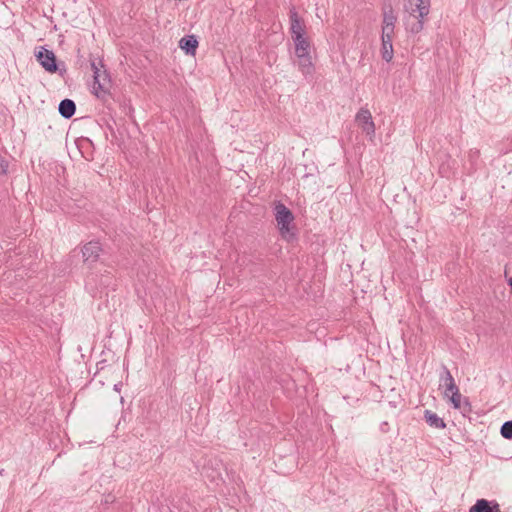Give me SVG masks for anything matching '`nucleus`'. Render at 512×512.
<instances>
[{
	"label": "nucleus",
	"instance_id": "9b49d317",
	"mask_svg": "<svg viewBox=\"0 0 512 512\" xmlns=\"http://www.w3.org/2000/svg\"><path fill=\"white\" fill-rule=\"evenodd\" d=\"M179 47L187 54V55H195L196 49L198 47V40L195 35H186L182 37L179 41Z\"/></svg>",
	"mask_w": 512,
	"mask_h": 512
},
{
	"label": "nucleus",
	"instance_id": "9d476101",
	"mask_svg": "<svg viewBox=\"0 0 512 512\" xmlns=\"http://www.w3.org/2000/svg\"><path fill=\"white\" fill-rule=\"evenodd\" d=\"M296 64L304 77L312 76L314 73V65L310 54L296 55Z\"/></svg>",
	"mask_w": 512,
	"mask_h": 512
},
{
	"label": "nucleus",
	"instance_id": "f3484780",
	"mask_svg": "<svg viewBox=\"0 0 512 512\" xmlns=\"http://www.w3.org/2000/svg\"><path fill=\"white\" fill-rule=\"evenodd\" d=\"M96 278H97V275H95V274H90V275L87 277V279H86V284H85L86 289L89 291V293H90L93 297H96V296H97V294L101 292V289L97 286Z\"/></svg>",
	"mask_w": 512,
	"mask_h": 512
},
{
	"label": "nucleus",
	"instance_id": "2eb2a0df",
	"mask_svg": "<svg viewBox=\"0 0 512 512\" xmlns=\"http://www.w3.org/2000/svg\"><path fill=\"white\" fill-rule=\"evenodd\" d=\"M424 18L416 15V18H408L406 21L407 30L412 34H418L423 30Z\"/></svg>",
	"mask_w": 512,
	"mask_h": 512
},
{
	"label": "nucleus",
	"instance_id": "b1692460",
	"mask_svg": "<svg viewBox=\"0 0 512 512\" xmlns=\"http://www.w3.org/2000/svg\"><path fill=\"white\" fill-rule=\"evenodd\" d=\"M110 279L111 278L109 276H102L101 282H100V288L102 289V288L109 286Z\"/></svg>",
	"mask_w": 512,
	"mask_h": 512
},
{
	"label": "nucleus",
	"instance_id": "4be33fe9",
	"mask_svg": "<svg viewBox=\"0 0 512 512\" xmlns=\"http://www.w3.org/2000/svg\"><path fill=\"white\" fill-rule=\"evenodd\" d=\"M9 163L7 159L0 153V174H6Z\"/></svg>",
	"mask_w": 512,
	"mask_h": 512
},
{
	"label": "nucleus",
	"instance_id": "5701e85b",
	"mask_svg": "<svg viewBox=\"0 0 512 512\" xmlns=\"http://www.w3.org/2000/svg\"><path fill=\"white\" fill-rule=\"evenodd\" d=\"M460 409H462V413L463 414L471 412V404H470V402L468 401L467 398L464 399L463 403L461 402V408Z\"/></svg>",
	"mask_w": 512,
	"mask_h": 512
},
{
	"label": "nucleus",
	"instance_id": "a878e982",
	"mask_svg": "<svg viewBox=\"0 0 512 512\" xmlns=\"http://www.w3.org/2000/svg\"><path fill=\"white\" fill-rule=\"evenodd\" d=\"M121 386H122V384H121V383H116V384L114 385V390H115V391H117V392H120V390H121Z\"/></svg>",
	"mask_w": 512,
	"mask_h": 512
},
{
	"label": "nucleus",
	"instance_id": "f8f14e48",
	"mask_svg": "<svg viewBox=\"0 0 512 512\" xmlns=\"http://www.w3.org/2000/svg\"><path fill=\"white\" fill-rule=\"evenodd\" d=\"M58 111L63 118L70 119L76 112V104L71 99H63L59 103Z\"/></svg>",
	"mask_w": 512,
	"mask_h": 512
},
{
	"label": "nucleus",
	"instance_id": "1a4fd4ad",
	"mask_svg": "<svg viewBox=\"0 0 512 512\" xmlns=\"http://www.w3.org/2000/svg\"><path fill=\"white\" fill-rule=\"evenodd\" d=\"M469 512H502L496 501L487 499H478L476 503L469 509Z\"/></svg>",
	"mask_w": 512,
	"mask_h": 512
},
{
	"label": "nucleus",
	"instance_id": "aec40b11",
	"mask_svg": "<svg viewBox=\"0 0 512 512\" xmlns=\"http://www.w3.org/2000/svg\"><path fill=\"white\" fill-rule=\"evenodd\" d=\"M448 398L455 409L461 408L462 395H461L460 391L453 392V394H451Z\"/></svg>",
	"mask_w": 512,
	"mask_h": 512
},
{
	"label": "nucleus",
	"instance_id": "6e6552de",
	"mask_svg": "<svg viewBox=\"0 0 512 512\" xmlns=\"http://www.w3.org/2000/svg\"><path fill=\"white\" fill-rule=\"evenodd\" d=\"M396 21L397 17L394 15L392 7H385L383 10L382 36L393 37Z\"/></svg>",
	"mask_w": 512,
	"mask_h": 512
},
{
	"label": "nucleus",
	"instance_id": "ddd939ff",
	"mask_svg": "<svg viewBox=\"0 0 512 512\" xmlns=\"http://www.w3.org/2000/svg\"><path fill=\"white\" fill-rule=\"evenodd\" d=\"M381 40V57L384 61L390 62L394 55L392 37L381 36Z\"/></svg>",
	"mask_w": 512,
	"mask_h": 512
},
{
	"label": "nucleus",
	"instance_id": "6ab92c4d",
	"mask_svg": "<svg viewBox=\"0 0 512 512\" xmlns=\"http://www.w3.org/2000/svg\"><path fill=\"white\" fill-rule=\"evenodd\" d=\"M500 434L503 438L512 440V420L506 421L502 424Z\"/></svg>",
	"mask_w": 512,
	"mask_h": 512
},
{
	"label": "nucleus",
	"instance_id": "7ed1b4c3",
	"mask_svg": "<svg viewBox=\"0 0 512 512\" xmlns=\"http://www.w3.org/2000/svg\"><path fill=\"white\" fill-rule=\"evenodd\" d=\"M275 219L281 235L290 231V224L294 221V215L283 203L278 202L275 205Z\"/></svg>",
	"mask_w": 512,
	"mask_h": 512
},
{
	"label": "nucleus",
	"instance_id": "a211bd4d",
	"mask_svg": "<svg viewBox=\"0 0 512 512\" xmlns=\"http://www.w3.org/2000/svg\"><path fill=\"white\" fill-rule=\"evenodd\" d=\"M453 383H455V380H454L451 372L445 365H443L442 372L440 373V386L441 387H444L447 385L449 386L450 384H453Z\"/></svg>",
	"mask_w": 512,
	"mask_h": 512
},
{
	"label": "nucleus",
	"instance_id": "4468645a",
	"mask_svg": "<svg viewBox=\"0 0 512 512\" xmlns=\"http://www.w3.org/2000/svg\"><path fill=\"white\" fill-rule=\"evenodd\" d=\"M424 419L430 427L436 429H444L446 427L444 420L431 410L424 411Z\"/></svg>",
	"mask_w": 512,
	"mask_h": 512
},
{
	"label": "nucleus",
	"instance_id": "20e7f679",
	"mask_svg": "<svg viewBox=\"0 0 512 512\" xmlns=\"http://www.w3.org/2000/svg\"><path fill=\"white\" fill-rule=\"evenodd\" d=\"M355 121L370 139L375 136V124L368 109L361 108L356 114Z\"/></svg>",
	"mask_w": 512,
	"mask_h": 512
},
{
	"label": "nucleus",
	"instance_id": "f03ea898",
	"mask_svg": "<svg viewBox=\"0 0 512 512\" xmlns=\"http://www.w3.org/2000/svg\"><path fill=\"white\" fill-rule=\"evenodd\" d=\"M36 60L39 64L49 73H56L59 71L60 75L66 73L65 67L62 69L59 68L56 61V56L53 51L48 50L44 47H40V49L35 53Z\"/></svg>",
	"mask_w": 512,
	"mask_h": 512
},
{
	"label": "nucleus",
	"instance_id": "dca6fc26",
	"mask_svg": "<svg viewBox=\"0 0 512 512\" xmlns=\"http://www.w3.org/2000/svg\"><path fill=\"white\" fill-rule=\"evenodd\" d=\"M295 55L310 54V42L306 37L293 39Z\"/></svg>",
	"mask_w": 512,
	"mask_h": 512
},
{
	"label": "nucleus",
	"instance_id": "39448f33",
	"mask_svg": "<svg viewBox=\"0 0 512 512\" xmlns=\"http://www.w3.org/2000/svg\"><path fill=\"white\" fill-rule=\"evenodd\" d=\"M405 10L409 13V18H424L429 14V0H406L404 4Z\"/></svg>",
	"mask_w": 512,
	"mask_h": 512
},
{
	"label": "nucleus",
	"instance_id": "423d86ee",
	"mask_svg": "<svg viewBox=\"0 0 512 512\" xmlns=\"http://www.w3.org/2000/svg\"><path fill=\"white\" fill-rule=\"evenodd\" d=\"M83 261L88 267H92L100 257L102 246L98 241H90L82 248Z\"/></svg>",
	"mask_w": 512,
	"mask_h": 512
},
{
	"label": "nucleus",
	"instance_id": "412c9836",
	"mask_svg": "<svg viewBox=\"0 0 512 512\" xmlns=\"http://www.w3.org/2000/svg\"><path fill=\"white\" fill-rule=\"evenodd\" d=\"M444 387H445V390H444L443 395L445 398L449 397L451 394H453V392L459 391V388L456 385V383H453V384H450L449 386L447 385Z\"/></svg>",
	"mask_w": 512,
	"mask_h": 512
},
{
	"label": "nucleus",
	"instance_id": "f257e3e1",
	"mask_svg": "<svg viewBox=\"0 0 512 512\" xmlns=\"http://www.w3.org/2000/svg\"><path fill=\"white\" fill-rule=\"evenodd\" d=\"M91 68L93 71V85H92V93L100 100L106 101V99L110 96L111 90V78L106 69H104V64L101 60L98 62L96 60L91 61Z\"/></svg>",
	"mask_w": 512,
	"mask_h": 512
},
{
	"label": "nucleus",
	"instance_id": "0eeeda50",
	"mask_svg": "<svg viewBox=\"0 0 512 512\" xmlns=\"http://www.w3.org/2000/svg\"><path fill=\"white\" fill-rule=\"evenodd\" d=\"M290 32L293 39L305 37V25L300 19L295 7L289 11Z\"/></svg>",
	"mask_w": 512,
	"mask_h": 512
},
{
	"label": "nucleus",
	"instance_id": "bb28decb",
	"mask_svg": "<svg viewBox=\"0 0 512 512\" xmlns=\"http://www.w3.org/2000/svg\"><path fill=\"white\" fill-rule=\"evenodd\" d=\"M508 284H509V286H510V287H511V289H512V277H511V278H509V280H508Z\"/></svg>",
	"mask_w": 512,
	"mask_h": 512
},
{
	"label": "nucleus",
	"instance_id": "393cba45",
	"mask_svg": "<svg viewBox=\"0 0 512 512\" xmlns=\"http://www.w3.org/2000/svg\"><path fill=\"white\" fill-rule=\"evenodd\" d=\"M379 429L382 433H387L390 429L389 423L387 421H383L380 424Z\"/></svg>",
	"mask_w": 512,
	"mask_h": 512
}]
</instances>
